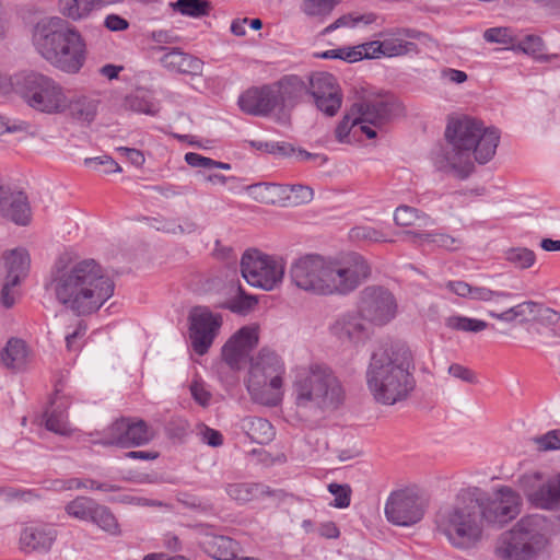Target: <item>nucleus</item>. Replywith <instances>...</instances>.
<instances>
[{
    "label": "nucleus",
    "instance_id": "1",
    "mask_svg": "<svg viewBox=\"0 0 560 560\" xmlns=\"http://www.w3.org/2000/svg\"><path fill=\"white\" fill-rule=\"evenodd\" d=\"M56 300L77 316L96 313L114 294L115 282L94 259L59 257L51 270Z\"/></svg>",
    "mask_w": 560,
    "mask_h": 560
},
{
    "label": "nucleus",
    "instance_id": "2",
    "mask_svg": "<svg viewBox=\"0 0 560 560\" xmlns=\"http://www.w3.org/2000/svg\"><path fill=\"white\" fill-rule=\"evenodd\" d=\"M445 139L448 145L442 150L439 170L466 179L475 168L471 154L479 164L488 163L495 154L500 133L495 128H486L476 118L463 116L448 121Z\"/></svg>",
    "mask_w": 560,
    "mask_h": 560
},
{
    "label": "nucleus",
    "instance_id": "3",
    "mask_svg": "<svg viewBox=\"0 0 560 560\" xmlns=\"http://www.w3.org/2000/svg\"><path fill=\"white\" fill-rule=\"evenodd\" d=\"M413 370V355L405 343L375 351L366 371V383L374 399L388 406L405 400L416 387Z\"/></svg>",
    "mask_w": 560,
    "mask_h": 560
},
{
    "label": "nucleus",
    "instance_id": "4",
    "mask_svg": "<svg viewBox=\"0 0 560 560\" xmlns=\"http://www.w3.org/2000/svg\"><path fill=\"white\" fill-rule=\"evenodd\" d=\"M36 50L52 66L77 73L83 67L86 45L74 26L59 16L39 21L33 32Z\"/></svg>",
    "mask_w": 560,
    "mask_h": 560
},
{
    "label": "nucleus",
    "instance_id": "5",
    "mask_svg": "<svg viewBox=\"0 0 560 560\" xmlns=\"http://www.w3.org/2000/svg\"><path fill=\"white\" fill-rule=\"evenodd\" d=\"M472 489L462 490L453 504L441 508L435 515L439 533L456 549L477 546L483 534L480 504Z\"/></svg>",
    "mask_w": 560,
    "mask_h": 560
},
{
    "label": "nucleus",
    "instance_id": "6",
    "mask_svg": "<svg viewBox=\"0 0 560 560\" xmlns=\"http://www.w3.org/2000/svg\"><path fill=\"white\" fill-rule=\"evenodd\" d=\"M293 397L300 410H336L343 404L345 390L330 368L312 364L296 373Z\"/></svg>",
    "mask_w": 560,
    "mask_h": 560
},
{
    "label": "nucleus",
    "instance_id": "7",
    "mask_svg": "<svg viewBox=\"0 0 560 560\" xmlns=\"http://www.w3.org/2000/svg\"><path fill=\"white\" fill-rule=\"evenodd\" d=\"M550 534L546 517L537 514L524 516L501 534L497 555L502 560H532L546 548Z\"/></svg>",
    "mask_w": 560,
    "mask_h": 560
},
{
    "label": "nucleus",
    "instance_id": "8",
    "mask_svg": "<svg viewBox=\"0 0 560 560\" xmlns=\"http://www.w3.org/2000/svg\"><path fill=\"white\" fill-rule=\"evenodd\" d=\"M284 364L281 358L269 349H261L250 359L246 387L253 400L266 406H276L278 390L282 387Z\"/></svg>",
    "mask_w": 560,
    "mask_h": 560
},
{
    "label": "nucleus",
    "instance_id": "9",
    "mask_svg": "<svg viewBox=\"0 0 560 560\" xmlns=\"http://www.w3.org/2000/svg\"><path fill=\"white\" fill-rule=\"evenodd\" d=\"M18 84L21 97L33 109L50 115L66 112L68 92L52 78L31 72Z\"/></svg>",
    "mask_w": 560,
    "mask_h": 560
},
{
    "label": "nucleus",
    "instance_id": "10",
    "mask_svg": "<svg viewBox=\"0 0 560 560\" xmlns=\"http://www.w3.org/2000/svg\"><path fill=\"white\" fill-rule=\"evenodd\" d=\"M370 276V264L358 253H350L339 260H326L324 295H348Z\"/></svg>",
    "mask_w": 560,
    "mask_h": 560
},
{
    "label": "nucleus",
    "instance_id": "11",
    "mask_svg": "<svg viewBox=\"0 0 560 560\" xmlns=\"http://www.w3.org/2000/svg\"><path fill=\"white\" fill-rule=\"evenodd\" d=\"M398 104L390 97H363L352 104L336 127L335 133L339 142H345L351 128L359 124H369L376 128L385 126L395 115Z\"/></svg>",
    "mask_w": 560,
    "mask_h": 560
},
{
    "label": "nucleus",
    "instance_id": "12",
    "mask_svg": "<svg viewBox=\"0 0 560 560\" xmlns=\"http://www.w3.org/2000/svg\"><path fill=\"white\" fill-rule=\"evenodd\" d=\"M471 489L479 500L482 523L501 528L521 513L522 498L509 486L499 487L494 497H490L480 488Z\"/></svg>",
    "mask_w": 560,
    "mask_h": 560
},
{
    "label": "nucleus",
    "instance_id": "13",
    "mask_svg": "<svg viewBox=\"0 0 560 560\" xmlns=\"http://www.w3.org/2000/svg\"><path fill=\"white\" fill-rule=\"evenodd\" d=\"M241 272L252 287L273 290L283 279L284 266L258 249H247L241 259Z\"/></svg>",
    "mask_w": 560,
    "mask_h": 560
},
{
    "label": "nucleus",
    "instance_id": "14",
    "mask_svg": "<svg viewBox=\"0 0 560 560\" xmlns=\"http://www.w3.org/2000/svg\"><path fill=\"white\" fill-rule=\"evenodd\" d=\"M357 310L365 322L383 327L397 316L398 303L389 289L372 284L359 292Z\"/></svg>",
    "mask_w": 560,
    "mask_h": 560
},
{
    "label": "nucleus",
    "instance_id": "15",
    "mask_svg": "<svg viewBox=\"0 0 560 560\" xmlns=\"http://www.w3.org/2000/svg\"><path fill=\"white\" fill-rule=\"evenodd\" d=\"M154 438V430L143 419L121 417L108 425L95 442L104 446L131 448L147 445Z\"/></svg>",
    "mask_w": 560,
    "mask_h": 560
},
{
    "label": "nucleus",
    "instance_id": "16",
    "mask_svg": "<svg viewBox=\"0 0 560 560\" xmlns=\"http://www.w3.org/2000/svg\"><path fill=\"white\" fill-rule=\"evenodd\" d=\"M528 502L542 510L560 509V476L544 479L540 472L523 475L520 480Z\"/></svg>",
    "mask_w": 560,
    "mask_h": 560
},
{
    "label": "nucleus",
    "instance_id": "17",
    "mask_svg": "<svg viewBox=\"0 0 560 560\" xmlns=\"http://www.w3.org/2000/svg\"><path fill=\"white\" fill-rule=\"evenodd\" d=\"M424 504L421 498L409 489L390 493L385 504L388 522L397 526H411L424 516Z\"/></svg>",
    "mask_w": 560,
    "mask_h": 560
},
{
    "label": "nucleus",
    "instance_id": "18",
    "mask_svg": "<svg viewBox=\"0 0 560 560\" xmlns=\"http://www.w3.org/2000/svg\"><path fill=\"white\" fill-rule=\"evenodd\" d=\"M326 259L317 254H308L296 259L290 268L292 283L304 291L324 295Z\"/></svg>",
    "mask_w": 560,
    "mask_h": 560
},
{
    "label": "nucleus",
    "instance_id": "19",
    "mask_svg": "<svg viewBox=\"0 0 560 560\" xmlns=\"http://www.w3.org/2000/svg\"><path fill=\"white\" fill-rule=\"evenodd\" d=\"M189 337L196 353L208 352L222 326V316L212 313L207 306H196L189 314Z\"/></svg>",
    "mask_w": 560,
    "mask_h": 560
},
{
    "label": "nucleus",
    "instance_id": "20",
    "mask_svg": "<svg viewBox=\"0 0 560 560\" xmlns=\"http://www.w3.org/2000/svg\"><path fill=\"white\" fill-rule=\"evenodd\" d=\"M308 95L318 110L334 117L342 104V92L337 79L328 72H315L308 78Z\"/></svg>",
    "mask_w": 560,
    "mask_h": 560
},
{
    "label": "nucleus",
    "instance_id": "21",
    "mask_svg": "<svg viewBox=\"0 0 560 560\" xmlns=\"http://www.w3.org/2000/svg\"><path fill=\"white\" fill-rule=\"evenodd\" d=\"M419 32L411 28H396L381 34L383 40L366 43L370 59L384 57H398L408 54H417L418 46L412 42L404 40L401 37L417 38Z\"/></svg>",
    "mask_w": 560,
    "mask_h": 560
},
{
    "label": "nucleus",
    "instance_id": "22",
    "mask_svg": "<svg viewBox=\"0 0 560 560\" xmlns=\"http://www.w3.org/2000/svg\"><path fill=\"white\" fill-rule=\"evenodd\" d=\"M0 215L16 225H28L32 209L26 194L0 185Z\"/></svg>",
    "mask_w": 560,
    "mask_h": 560
},
{
    "label": "nucleus",
    "instance_id": "23",
    "mask_svg": "<svg viewBox=\"0 0 560 560\" xmlns=\"http://www.w3.org/2000/svg\"><path fill=\"white\" fill-rule=\"evenodd\" d=\"M364 318L357 312H347L337 317L330 326V332L341 342L359 345L370 336L369 326Z\"/></svg>",
    "mask_w": 560,
    "mask_h": 560
},
{
    "label": "nucleus",
    "instance_id": "24",
    "mask_svg": "<svg viewBox=\"0 0 560 560\" xmlns=\"http://www.w3.org/2000/svg\"><path fill=\"white\" fill-rule=\"evenodd\" d=\"M57 538V529L48 523L30 522L20 535L21 549L24 552H47Z\"/></svg>",
    "mask_w": 560,
    "mask_h": 560
},
{
    "label": "nucleus",
    "instance_id": "25",
    "mask_svg": "<svg viewBox=\"0 0 560 560\" xmlns=\"http://www.w3.org/2000/svg\"><path fill=\"white\" fill-rule=\"evenodd\" d=\"M238 105L248 115L267 116L278 106L276 89L272 85L252 88L240 96Z\"/></svg>",
    "mask_w": 560,
    "mask_h": 560
},
{
    "label": "nucleus",
    "instance_id": "26",
    "mask_svg": "<svg viewBox=\"0 0 560 560\" xmlns=\"http://www.w3.org/2000/svg\"><path fill=\"white\" fill-rule=\"evenodd\" d=\"M161 65L168 71L191 77L201 75L203 61L179 48L168 49L160 58Z\"/></svg>",
    "mask_w": 560,
    "mask_h": 560
},
{
    "label": "nucleus",
    "instance_id": "27",
    "mask_svg": "<svg viewBox=\"0 0 560 560\" xmlns=\"http://www.w3.org/2000/svg\"><path fill=\"white\" fill-rule=\"evenodd\" d=\"M199 547L214 560H234L238 551L237 541L212 532H206L201 535Z\"/></svg>",
    "mask_w": 560,
    "mask_h": 560
},
{
    "label": "nucleus",
    "instance_id": "28",
    "mask_svg": "<svg viewBox=\"0 0 560 560\" xmlns=\"http://www.w3.org/2000/svg\"><path fill=\"white\" fill-rule=\"evenodd\" d=\"M272 86L276 89L278 106L293 107L308 95V80L295 74L284 75Z\"/></svg>",
    "mask_w": 560,
    "mask_h": 560
},
{
    "label": "nucleus",
    "instance_id": "29",
    "mask_svg": "<svg viewBox=\"0 0 560 560\" xmlns=\"http://www.w3.org/2000/svg\"><path fill=\"white\" fill-rule=\"evenodd\" d=\"M226 494L236 503L245 504L265 497H275L277 491L260 482H231L225 486Z\"/></svg>",
    "mask_w": 560,
    "mask_h": 560
},
{
    "label": "nucleus",
    "instance_id": "30",
    "mask_svg": "<svg viewBox=\"0 0 560 560\" xmlns=\"http://www.w3.org/2000/svg\"><path fill=\"white\" fill-rule=\"evenodd\" d=\"M4 265L7 268L5 279L10 283L19 284L21 280L26 277L30 268V255L24 248H15L3 255Z\"/></svg>",
    "mask_w": 560,
    "mask_h": 560
},
{
    "label": "nucleus",
    "instance_id": "31",
    "mask_svg": "<svg viewBox=\"0 0 560 560\" xmlns=\"http://www.w3.org/2000/svg\"><path fill=\"white\" fill-rule=\"evenodd\" d=\"M67 101L66 110H69L74 119L91 122L95 118L98 105L96 100L85 95L71 96L67 93Z\"/></svg>",
    "mask_w": 560,
    "mask_h": 560
},
{
    "label": "nucleus",
    "instance_id": "32",
    "mask_svg": "<svg viewBox=\"0 0 560 560\" xmlns=\"http://www.w3.org/2000/svg\"><path fill=\"white\" fill-rule=\"evenodd\" d=\"M243 429L252 442L267 444L275 438V430L270 421L265 418L252 417L243 420Z\"/></svg>",
    "mask_w": 560,
    "mask_h": 560
},
{
    "label": "nucleus",
    "instance_id": "33",
    "mask_svg": "<svg viewBox=\"0 0 560 560\" xmlns=\"http://www.w3.org/2000/svg\"><path fill=\"white\" fill-rule=\"evenodd\" d=\"M255 198L266 205L289 206L287 186L283 184L261 183L253 186Z\"/></svg>",
    "mask_w": 560,
    "mask_h": 560
},
{
    "label": "nucleus",
    "instance_id": "34",
    "mask_svg": "<svg viewBox=\"0 0 560 560\" xmlns=\"http://www.w3.org/2000/svg\"><path fill=\"white\" fill-rule=\"evenodd\" d=\"M0 358L8 369H21L26 363V343L22 339L11 338L0 352Z\"/></svg>",
    "mask_w": 560,
    "mask_h": 560
},
{
    "label": "nucleus",
    "instance_id": "35",
    "mask_svg": "<svg viewBox=\"0 0 560 560\" xmlns=\"http://www.w3.org/2000/svg\"><path fill=\"white\" fill-rule=\"evenodd\" d=\"M92 517L91 523L108 535L114 537L121 535L119 522L108 506L98 503Z\"/></svg>",
    "mask_w": 560,
    "mask_h": 560
},
{
    "label": "nucleus",
    "instance_id": "36",
    "mask_svg": "<svg viewBox=\"0 0 560 560\" xmlns=\"http://www.w3.org/2000/svg\"><path fill=\"white\" fill-rule=\"evenodd\" d=\"M95 1L96 0H59V10L63 16L79 21L90 14ZM97 1L107 4L105 0Z\"/></svg>",
    "mask_w": 560,
    "mask_h": 560
},
{
    "label": "nucleus",
    "instance_id": "37",
    "mask_svg": "<svg viewBox=\"0 0 560 560\" xmlns=\"http://www.w3.org/2000/svg\"><path fill=\"white\" fill-rule=\"evenodd\" d=\"M97 504L94 499L80 495L67 503L65 511L71 517L83 522H91Z\"/></svg>",
    "mask_w": 560,
    "mask_h": 560
},
{
    "label": "nucleus",
    "instance_id": "38",
    "mask_svg": "<svg viewBox=\"0 0 560 560\" xmlns=\"http://www.w3.org/2000/svg\"><path fill=\"white\" fill-rule=\"evenodd\" d=\"M175 12L190 18H202L210 14L212 4L209 0H177L171 3Z\"/></svg>",
    "mask_w": 560,
    "mask_h": 560
},
{
    "label": "nucleus",
    "instance_id": "39",
    "mask_svg": "<svg viewBox=\"0 0 560 560\" xmlns=\"http://www.w3.org/2000/svg\"><path fill=\"white\" fill-rule=\"evenodd\" d=\"M394 221L399 226L428 225L430 218L418 209L409 206H399L394 213Z\"/></svg>",
    "mask_w": 560,
    "mask_h": 560
},
{
    "label": "nucleus",
    "instance_id": "40",
    "mask_svg": "<svg viewBox=\"0 0 560 560\" xmlns=\"http://www.w3.org/2000/svg\"><path fill=\"white\" fill-rule=\"evenodd\" d=\"M366 44L355 47H342L324 51L320 57L324 59H341L347 62H355L363 58L370 59Z\"/></svg>",
    "mask_w": 560,
    "mask_h": 560
},
{
    "label": "nucleus",
    "instance_id": "41",
    "mask_svg": "<svg viewBox=\"0 0 560 560\" xmlns=\"http://www.w3.org/2000/svg\"><path fill=\"white\" fill-rule=\"evenodd\" d=\"M51 410L45 412V425L46 429L57 434L66 435L69 432L66 408L51 402Z\"/></svg>",
    "mask_w": 560,
    "mask_h": 560
},
{
    "label": "nucleus",
    "instance_id": "42",
    "mask_svg": "<svg viewBox=\"0 0 560 560\" xmlns=\"http://www.w3.org/2000/svg\"><path fill=\"white\" fill-rule=\"evenodd\" d=\"M338 3L339 0H302L300 8L305 15L324 20Z\"/></svg>",
    "mask_w": 560,
    "mask_h": 560
},
{
    "label": "nucleus",
    "instance_id": "43",
    "mask_svg": "<svg viewBox=\"0 0 560 560\" xmlns=\"http://www.w3.org/2000/svg\"><path fill=\"white\" fill-rule=\"evenodd\" d=\"M257 304V299L253 295H247L243 288L238 285L237 295L231 300L218 305V307L230 310L236 314H246Z\"/></svg>",
    "mask_w": 560,
    "mask_h": 560
},
{
    "label": "nucleus",
    "instance_id": "44",
    "mask_svg": "<svg viewBox=\"0 0 560 560\" xmlns=\"http://www.w3.org/2000/svg\"><path fill=\"white\" fill-rule=\"evenodd\" d=\"M376 16L373 13L370 14H354L349 13L341 15L338 18L334 23L329 24L327 27H325L322 32L323 35L330 34L337 28L340 27H353L358 25L359 23L370 24L375 21Z\"/></svg>",
    "mask_w": 560,
    "mask_h": 560
},
{
    "label": "nucleus",
    "instance_id": "45",
    "mask_svg": "<svg viewBox=\"0 0 560 560\" xmlns=\"http://www.w3.org/2000/svg\"><path fill=\"white\" fill-rule=\"evenodd\" d=\"M504 258L516 268L527 269L535 264L536 255L526 247H512L504 252Z\"/></svg>",
    "mask_w": 560,
    "mask_h": 560
},
{
    "label": "nucleus",
    "instance_id": "46",
    "mask_svg": "<svg viewBox=\"0 0 560 560\" xmlns=\"http://www.w3.org/2000/svg\"><path fill=\"white\" fill-rule=\"evenodd\" d=\"M446 326L454 330L479 332L488 327V323L462 315H454L446 318Z\"/></svg>",
    "mask_w": 560,
    "mask_h": 560
},
{
    "label": "nucleus",
    "instance_id": "47",
    "mask_svg": "<svg viewBox=\"0 0 560 560\" xmlns=\"http://www.w3.org/2000/svg\"><path fill=\"white\" fill-rule=\"evenodd\" d=\"M287 186V197L289 206H299L303 203H308L314 198V190L306 185L294 184V185H285Z\"/></svg>",
    "mask_w": 560,
    "mask_h": 560
},
{
    "label": "nucleus",
    "instance_id": "48",
    "mask_svg": "<svg viewBox=\"0 0 560 560\" xmlns=\"http://www.w3.org/2000/svg\"><path fill=\"white\" fill-rule=\"evenodd\" d=\"M349 237L354 242H385V235L380 230L369 225H357L349 231Z\"/></svg>",
    "mask_w": 560,
    "mask_h": 560
},
{
    "label": "nucleus",
    "instance_id": "49",
    "mask_svg": "<svg viewBox=\"0 0 560 560\" xmlns=\"http://www.w3.org/2000/svg\"><path fill=\"white\" fill-rule=\"evenodd\" d=\"M2 498L7 502H32L40 498V494L34 489H22L15 487H1Z\"/></svg>",
    "mask_w": 560,
    "mask_h": 560
},
{
    "label": "nucleus",
    "instance_id": "50",
    "mask_svg": "<svg viewBox=\"0 0 560 560\" xmlns=\"http://www.w3.org/2000/svg\"><path fill=\"white\" fill-rule=\"evenodd\" d=\"M517 47L527 55L533 56L535 59H546L544 54V42L537 35H526L518 40Z\"/></svg>",
    "mask_w": 560,
    "mask_h": 560
},
{
    "label": "nucleus",
    "instance_id": "51",
    "mask_svg": "<svg viewBox=\"0 0 560 560\" xmlns=\"http://www.w3.org/2000/svg\"><path fill=\"white\" fill-rule=\"evenodd\" d=\"M250 145L257 150L265 151L280 156H290L295 152V148L289 142H262L250 141Z\"/></svg>",
    "mask_w": 560,
    "mask_h": 560
},
{
    "label": "nucleus",
    "instance_id": "52",
    "mask_svg": "<svg viewBox=\"0 0 560 560\" xmlns=\"http://www.w3.org/2000/svg\"><path fill=\"white\" fill-rule=\"evenodd\" d=\"M231 340L247 353L258 343L257 329L249 326L242 327L235 332Z\"/></svg>",
    "mask_w": 560,
    "mask_h": 560
},
{
    "label": "nucleus",
    "instance_id": "53",
    "mask_svg": "<svg viewBox=\"0 0 560 560\" xmlns=\"http://www.w3.org/2000/svg\"><path fill=\"white\" fill-rule=\"evenodd\" d=\"M328 491L335 497L332 505L338 509H346L351 503L352 489L349 485L330 483Z\"/></svg>",
    "mask_w": 560,
    "mask_h": 560
},
{
    "label": "nucleus",
    "instance_id": "54",
    "mask_svg": "<svg viewBox=\"0 0 560 560\" xmlns=\"http://www.w3.org/2000/svg\"><path fill=\"white\" fill-rule=\"evenodd\" d=\"M246 352L231 339L222 348V358L232 369H237Z\"/></svg>",
    "mask_w": 560,
    "mask_h": 560
},
{
    "label": "nucleus",
    "instance_id": "55",
    "mask_svg": "<svg viewBox=\"0 0 560 560\" xmlns=\"http://www.w3.org/2000/svg\"><path fill=\"white\" fill-rule=\"evenodd\" d=\"M84 164L95 171H101V167L104 166L103 172L106 174L121 172L119 164L108 155L88 158L84 160Z\"/></svg>",
    "mask_w": 560,
    "mask_h": 560
},
{
    "label": "nucleus",
    "instance_id": "56",
    "mask_svg": "<svg viewBox=\"0 0 560 560\" xmlns=\"http://www.w3.org/2000/svg\"><path fill=\"white\" fill-rule=\"evenodd\" d=\"M538 450L556 451L560 450V429L548 431L546 434L534 438Z\"/></svg>",
    "mask_w": 560,
    "mask_h": 560
},
{
    "label": "nucleus",
    "instance_id": "57",
    "mask_svg": "<svg viewBox=\"0 0 560 560\" xmlns=\"http://www.w3.org/2000/svg\"><path fill=\"white\" fill-rule=\"evenodd\" d=\"M126 105L133 112L143 113L148 115H155L158 112L155 105L149 100L138 96L131 95L126 98Z\"/></svg>",
    "mask_w": 560,
    "mask_h": 560
},
{
    "label": "nucleus",
    "instance_id": "58",
    "mask_svg": "<svg viewBox=\"0 0 560 560\" xmlns=\"http://www.w3.org/2000/svg\"><path fill=\"white\" fill-rule=\"evenodd\" d=\"M512 294L505 291H493L485 287H472L469 299L477 301H491L494 298H511Z\"/></svg>",
    "mask_w": 560,
    "mask_h": 560
},
{
    "label": "nucleus",
    "instance_id": "59",
    "mask_svg": "<svg viewBox=\"0 0 560 560\" xmlns=\"http://www.w3.org/2000/svg\"><path fill=\"white\" fill-rule=\"evenodd\" d=\"M483 38L489 43L509 44L512 42V32L508 27H491L485 31Z\"/></svg>",
    "mask_w": 560,
    "mask_h": 560
},
{
    "label": "nucleus",
    "instance_id": "60",
    "mask_svg": "<svg viewBox=\"0 0 560 560\" xmlns=\"http://www.w3.org/2000/svg\"><path fill=\"white\" fill-rule=\"evenodd\" d=\"M448 373L452 376L459 378L466 383H469V384L477 383V377H476L475 372L462 364H458V363L451 364L448 368Z\"/></svg>",
    "mask_w": 560,
    "mask_h": 560
},
{
    "label": "nucleus",
    "instance_id": "61",
    "mask_svg": "<svg viewBox=\"0 0 560 560\" xmlns=\"http://www.w3.org/2000/svg\"><path fill=\"white\" fill-rule=\"evenodd\" d=\"M185 161L191 167H201L206 170H212L214 164V160L196 152L186 153Z\"/></svg>",
    "mask_w": 560,
    "mask_h": 560
},
{
    "label": "nucleus",
    "instance_id": "62",
    "mask_svg": "<svg viewBox=\"0 0 560 560\" xmlns=\"http://www.w3.org/2000/svg\"><path fill=\"white\" fill-rule=\"evenodd\" d=\"M200 434L202 442L209 446L218 447L223 444V435L218 430L203 425Z\"/></svg>",
    "mask_w": 560,
    "mask_h": 560
},
{
    "label": "nucleus",
    "instance_id": "63",
    "mask_svg": "<svg viewBox=\"0 0 560 560\" xmlns=\"http://www.w3.org/2000/svg\"><path fill=\"white\" fill-rule=\"evenodd\" d=\"M431 237V244L438 247L445 248L447 250H455L458 247L457 240L451 235L444 233H434V235Z\"/></svg>",
    "mask_w": 560,
    "mask_h": 560
},
{
    "label": "nucleus",
    "instance_id": "64",
    "mask_svg": "<svg viewBox=\"0 0 560 560\" xmlns=\"http://www.w3.org/2000/svg\"><path fill=\"white\" fill-rule=\"evenodd\" d=\"M190 393L192 398L201 406L206 407L208 406L211 395L210 393L203 387L202 384L198 382H194L190 385Z\"/></svg>",
    "mask_w": 560,
    "mask_h": 560
}]
</instances>
